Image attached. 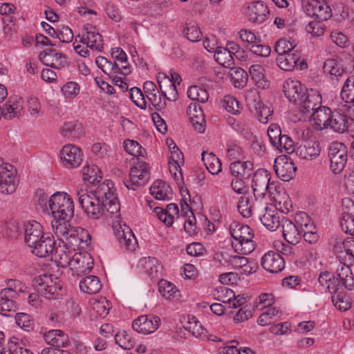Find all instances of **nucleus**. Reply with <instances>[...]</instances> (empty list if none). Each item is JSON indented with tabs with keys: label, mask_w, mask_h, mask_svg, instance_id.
Segmentation results:
<instances>
[{
	"label": "nucleus",
	"mask_w": 354,
	"mask_h": 354,
	"mask_svg": "<svg viewBox=\"0 0 354 354\" xmlns=\"http://www.w3.org/2000/svg\"><path fill=\"white\" fill-rule=\"evenodd\" d=\"M77 192L78 201L86 216L91 219H100L105 215L104 201L109 193V183H102L95 189Z\"/></svg>",
	"instance_id": "nucleus-1"
},
{
	"label": "nucleus",
	"mask_w": 354,
	"mask_h": 354,
	"mask_svg": "<svg viewBox=\"0 0 354 354\" xmlns=\"http://www.w3.org/2000/svg\"><path fill=\"white\" fill-rule=\"evenodd\" d=\"M70 220L53 218L51 221L53 232L58 239L61 240L62 243L66 241L72 245H77L78 239L84 244L82 247L88 246L91 243V235L83 228L77 229L72 227L69 223Z\"/></svg>",
	"instance_id": "nucleus-2"
},
{
	"label": "nucleus",
	"mask_w": 354,
	"mask_h": 354,
	"mask_svg": "<svg viewBox=\"0 0 354 354\" xmlns=\"http://www.w3.org/2000/svg\"><path fill=\"white\" fill-rule=\"evenodd\" d=\"M230 232L232 246L236 253L246 255L254 251V232L248 225L234 221L230 225Z\"/></svg>",
	"instance_id": "nucleus-3"
},
{
	"label": "nucleus",
	"mask_w": 354,
	"mask_h": 354,
	"mask_svg": "<svg viewBox=\"0 0 354 354\" xmlns=\"http://www.w3.org/2000/svg\"><path fill=\"white\" fill-rule=\"evenodd\" d=\"M48 214L53 218L71 219L74 215V204L72 198L65 192L53 194L48 201Z\"/></svg>",
	"instance_id": "nucleus-4"
},
{
	"label": "nucleus",
	"mask_w": 354,
	"mask_h": 354,
	"mask_svg": "<svg viewBox=\"0 0 354 354\" xmlns=\"http://www.w3.org/2000/svg\"><path fill=\"white\" fill-rule=\"evenodd\" d=\"M34 286L48 299H56L62 295L60 280L53 274H44L35 277Z\"/></svg>",
	"instance_id": "nucleus-5"
},
{
	"label": "nucleus",
	"mask_w": 354,
	"mask_h": 354,
	"mask_svg": "<svg viewBox=\"0 0 354 354\" xmlns=\"http://www.w3.org/2000/svg\"><path fill=\"white\" fill-rule=\"evenodd\" d=\"M330 168L334 174H339L344 168L347 158V147L340 142H331L328 148Z\"/></svg>",
	"instance_id": "nucleus-6"
},
{
	"label": "nucleus",
	"mask_w": 354,
	"mask_h": 354,
	"mask_svg": "<svg viewBox=\"0 0 354 354\" xmlns=\"http://www.w3.org/2000/svg\"><path fill=\"white\" fill-rule=\"evenodd\" d=\"M149 179V165L138 158V162L131 169L129 179L124 181V185L128 189L136 190L138 187L144 186Z\"/></svg>",
	"instance_id": "nucleus-7"
},
{
	"label": "nucleus",
	"mask_w": 354,
	"mask_h": 354,
	"mask_svg": "<svg viewBox=\"0 0 354 354\" xmlns=\"http://www.w3.org/2000/svg\"><path fill=\"white\" fill-rule=\"evenodd\" d=\"M277 176L283 181H289L294 178L297 167L292 160L285 155L278 156L273 165Z\"/></svg>",
	"instance_id": "nucleus-8"
},
{
	"label": "nucleus",
	"mask_w": 354,
	"mask_h": 354,
	"mask_svg": "<svg viewBox=\"0 0 354 354\" xmlns=\"http://www.w3.org/2000/svg\"><path fill=\"white\" fill-rule=\"evenodd\" d=\"M322 95L315 89H307L299 101L295 104L299 106L300 111L305 115H310L322 103Z\"/></svg>",
	"instance_id": "nucleus-9"
},
{
	"label": "nucleus",
	"mask_w": 354,
	"mask_h": 354,
	"mask_svg": "<svg viewBox=\"0 0 354 354\" xmlns=\"http://www.w3.org/2000/svg\"><path fill=\"white\" fill-rule=\"evenodd\" d=\"M304 9L307 15L317 21H326L332 16L330 8L324 1L311 0L305 3Z\"/></svg>",
	"instance_id": "nucleus-10"
},
{
	"label": "nucleus",
	"mask_w": 354,
	"mask_h": 354,
	"mask_svg": "<svg viewBox=\"0 0 354 354\" xmlns=\"http://www.w3.org/2000/svg\"><path fill=\"white\" fill-rule=\"evenodd\" d=\"M278 66L286 71H291L295 67L300 70L307 68V64L304 60H301L300 50H293L292 52L279 55L277 59Z\"/></svg>",
	"instance_id": "nucleus-11"
},
{
	"label": "nucleus",
	"mask_w": 354,
	"mask_h": 354,
	"mask_svg": "<svg viewBox=\"0 0 354 354\" xmlns=\"http://www.w3.org/2000/svg\"><path fill=\"white\" fill-rule=\"evenodd\" d=\"M257 215L261 223L270 231H275L281 223L277 209L268 203L257 210Z\"/></svg>",
	"instance_id": "nucleus-12"
},
{
	"label": "nucleus",
	"mask_w": 354,
	"mask_h": 354,
	"mask_svg": "<svg viewBox=\"0 0 354 354\" xmlns=\"http://www.w3.org/2000/svg\"><path fill=\"white\" fill-rule=\"evenodd\" d=\"M270 174L263 169L257 170L253 176L252 188L255 199L263 198L266 193L270 191Z\"/></svg>",
	"instance_id": "nucleus-13"
},
{
	"label": "nucleus",
	"mask_w": 354,
	"mask_h": 354,
	"mask_svg": "<svg viewBox=\"0 0 354 354\" xmlns=\"http://www.w3.org/2000/svg\"><path fill=\"white\" fill-rule=\"evenodd\" d=\"M113 228L120 247L128 251L135 250L137 241L131 229L126 225L122 226L120 224L113 225Z\"/></svg>",
	"instance_id": "nucleus-14"
},
{
	"label": "nucleus",
	"mask_w": 354,
	"mask_h": 354,
	"mask_svg": "<svg viewBox=\"0 0 354 354\" xmlns=\"http://www.w3.org/2000/svg\"><path fill=\"white\" fill-rule=\"evenodd\" d=\"M160 323V319L153 315H141L132 323V328L139 333L150 334L155 332Z\"/></svg>",
	"instance_id": "nucleus-15"
},
{
	"label": "nucleus",
	"mask_w": 354,
	"mask_h": 354,
	"mask_svg": "<svg viewBox=\"0 0 354 354\" xmlns=\"http://www.w3.org/2000/svg\"><path fill=\"white\" fill-rule=\"evenodd\" d=\"M261 266L270 273H279L285 268V260L281 255L274 251H269L261 258Z\"/></svg>",
	"instance_id": "nucleus-16"
},
{
	"label": "nucleus",
	"mask_w": 354,
	"mask_h": 354,
	"mask_svg": "<svg viewBox=\"0 0 354 354\" xmlns=\"http://www.w3.org/2000/svg\"><path fill=\"white\" fill-rule=\"evenodd\" d=\"M93 267V259L88 253L76 252L73 255L70 268L76 274L90 272Z\"/></svg>",
	"instance_id": "nucleus-17"
},
{
	"label": "nucleus",
	"mask_w": 354,
	"mask_h": 354,
	"mask_svg": "<svg viewBox=\"0 0 354 354\" xmlns=\"http://www.w3.org/2000/svg\"><path fill=\"white\" fill-rule=\"evenodd\" d=\"M85 32L80 39V42L86 44L91 49H95L97 51H102L104 44L102 35L97 32L95 27L91 25L84 26Z\"/></svg>",
	"instance_id": "nucleus-18"
},
{
	"label": "nucleus",
	"mask_w": 354,
	"mask_h": 354,
	"mask_svg": "<svg viewBox=\"0 0 354 354\" xmlns=\"http://www.w3.org/2000/svg\"><path fill=\"white\" fill-rule=\"evenodd\" d=\"M24 228L25 242L30 248L45 236L42 225L36 221L24 223Z\"/></svg>",
	"instance_id": "nucleus-19"
},
{
	"label": "nucleus",
	"mask_w": 354,
	"mask_h": 354,
	"mask_svg": "<svg viewBox=\"0 0 354 354\" xmlns=\"http://www.w3.org/2000/svg\"><path fill=\"white\" fill-rule=\"evenodd\" d=\"M306 87L297 80L288 78L283 85V91L288 100L295 104L299 101V98L307 91Z\"/></svg>",
	"instance_id": "nucleus-20"
},
{
	"label": "nucleus",
	"mask_w": 354,
	"mask_h": 354,
	"mask_svg": "<svg viewBox=\"0 0 354 354\" xmlns=\"http://www.w3.org/2000/svg\"><path fill=\"white\" fill-rule=\"evenodd\" d=\"M353 265L347 262L339 261L335 274L338 277L341 284L348 290H354Z\"/></svg>",
	"instance_id": "nucleus-21"
},
{
	"label": "nucleus",
	"mask_w": 354,
	"mask_h": 354,
	"mask_svg": "<svg viewBox=\"0 0 354 354\" xmlns=\"http://www.w3.org/2000/svg\"><path fill=\"white\" fill-rule=\"evenodd\" d=\"M39 59L44 65L55 68H63L68 64L66 56L55 52L53 48L41 52L39 55Z\"/></svg>",
	"instance_id": "nucleus-22"
},
{
	"label": "nucleus",
	"mask_w": 354,
	"mask_h": 354,
	"mask_svg": "<svg viewBox=\"0 0 354 354\" xmlns=\"http://www.w3.org/2000/svg\"><path fill=\"white\" fill-rule=\"evenodd\" d=\"M111 57L114 59L113 65L115 74L118 73L126 76L131 73L127 55L122 49L120 48L112 49Z\"/></svg>",
	"instance_id": "nucleus-23"
},
{
	"label": "nucleus",
	"mask_w": 354,
	"mask_h": 354,
	"mask_svg": "<svg viewBox=\"0 0 354 354\" xmlns=\"http://www.w3.org/2000/svg\"><path fill=\"white\" fill-rule=\"evenodd\" d=\"M17 185L16 169L12 165V169H6L0 174V192L4 194H12Z\"/></svg>",
	"instance_id": "nucleus-24"
},
{
	"label": "nucleus",
	"mask_w": 354,
	"mask_h": 354,
	"mask_svg": "<svg viewBox=\"0 0 354 354\" xmlns=\"http://www.w3.org/2000/svg\"><path fill=\"white\" fill-rule=\"evenodd\" d=\"M350 118L339 109L333 111V115L329 121L328 128L338 133H344L348 131L351 127L352 122H350Z\"/></svg>",
	"instance_id": "nucleus-25"
},
{
	"label": "nucleus",
	"mask_w": 354,
	"mask_h": 354,
	"mask_svg": "<svg viewBox=\"0 0 354 354\" xmlns=\"http://www.w3.org/2000/svg\"><path fill=\"white\" fill-rule=\"evenodd\" d=\"M60 156L66 164L72 168L78 167L82 160L81 149L72 145H67L63 147Z\"/></svg>",
	"instance_id": "nucleus-26"
},
{
	"label": "nucleus",
	"mask_w": 354,
	"mask_h": 354,
	"mask_svg": "<svg viewBox=\"0 0 354 354\" xmlns=\"http://www.w3.org/2000/svg\"><path fill=\"white\" fill-rule=\"evenodd\" d=\"M248 10L250 21L254 23L262 24L269 15L268 7L261 1L250 3L248 6Z\"/></svg>",
	"instance_id": "nucleus-27"
},
{
	"label": "nucleus",
	"mask_w": 354,
	"mask_h": 354,
	"mask_svg": "<svg viewBox=\"0 0 354 354\" xmlns=\"http://www.w3.org/2000/svg\"><path fill=\"white\" fill-rule=\"evenodd\" d=\"M22 111L23 100L19 95L10 96L2 109L3 115L9 120L19 117Z\"/></svg>",
	"instance_id": "nucleus-28"
},
{
	"label": "nucleus",
	"mask_w": 354,
	"mask_h": 354,
	"mask_svg": "<svg viewBox=\"0 0 354 354\" xmlns=\"http://www.w3.org/2000/svg\"><path fill=\"white\" fill-rule=\"evenodd\" d=\"M55 241L53 236H44L38 243L30 247L31 252L40 258H45L53 254L55 250Z\"/></svg>",
	"instance_id": "nucleus-29"
},
{
	"label": "nucleus",
	"mask_w": 354,
	"mask_h": 354,
	"mask_svg": "<svg viewBox=\"0 0 354 354\" xmlns=\"http://www.w3.org/2000/svg\"><path fill=\"white\" fill-rule=\"evenodd\" d=\"M333 115V111L327 106H319L315 109L310 116L317 130H324L328 128L329 121Z\"/></svg>",
	"instance_id": "nucleus-30"
},
{
	"label": "nucleus",
	"mask_w": 354,
	"mask_h": 354,
	"mask_svg": "<svg viewBox=\"0 0 354 354\" xmlns=\"http://www.w3.org/2000/svg\"><path fill=\"white\" fill-rule=\"evenodd\" d=\"M283 236L284 239L292 245H296L301 239V231L299 227L288 219L281 220Z\"/></svg>",
	"instance_id": "nucleus-31"
},
{
	"label": "nucleus",
	"mask_w": 354,
	"mask_h": 354,
	"mask_svg": "<svg viewBox=\"0 0 354 354\" xmlns=\"http://www.w3.org/2000/svg\"><path fill=\"white\" fill-rule=\"evenodd\" d=\"M44 338L51 348H64L69 344L68 335L60 330H50L44 334Z\"/></svg>",
	"instance_id": "nucleus-32"
},
{
	"label": "nucleus",
	"mask_w": 354,
	"mask_h": 354,
	"mask_svg": "<svg viewBox=\"0 0 354 354\" xmlns=\"http://www.w3.org/2000/svg\"><path fill=\"white\" fill-rule=\"evenodd\" d=\"M335 247L337 249L338 248L340 249L337 255L339 261L353 264L354 262V238H347L342 243H337Z\"/></svg>",
	"instance_id": "nucleus-33"
},
{
	"label": "nucleus",
	"mask_w": 354,
	"mask_h": 354,
	"mask_svg": "<svg viewBox=\"0 0 354 354\" xmlns=\"http://www.w3.org/2000/svg\"><path fill=\"white\" fill-rule=\"evenodd\" d=\"M250 95L252 97L253 106L257 112L259 121L263 124L267 123L269 118L272 115V111L269 106L261 102L259 95L256 91H251Z\"/></svg>",
	"instance_id": "nucleus-34"
},
{
	"label": "nucleus",
	"mask_w": 354,
	"mask_h": 354,
	"mask_svg": "<svg viewBox=\"0 0 354 354\" xmlns=\"http://www.w3.org/2000/svg\"><path fill=\"white\" fill-rule=\"evenodd\" d=\"M253 163L250 161L235 160L230 165V171L235 177L249 178L252 174Z\"/></svg>",
	"instance_id": "nucleus-35"
},
{
	"label": "nucleus",
	"mask_w": 354,
	"mask_h": 354,
	"mask_svg": "<svg viewBox=\"0 0 354 354\" xmlns=\"http://www.w3.org/2000/svg\"><path fill=\"white\" fill-rule=\"evenodd\" d=\"M163 80H160V75L158 77V82L162 97L167 100L175 102L178 98L176 86L174 84L169 78L164 75Z\"/></svg>",
	"instance_id": "nucleus-36"
},
{
	"label": "nucleus",
	"mask_w": 354,
	"mask_h": 354,
	"mask_svg": "<svg viewBox=\"0 0 354 354\" xmlns=\"http://www.w3.org/2000/svg\"><path fill=\"white\" fill-rule=\"evenodd\" d=\"M298 150L302 158L313 160L319 156L322 147L319 141L310 140L300 146Z\"/></svg>",
	"instance_id": "nucleus-37"
},
{
	"label": "nucleus",
	"mask_w": 354,
	"mask_h": 354,
	"mask_svg": "<svg viewBox=\"0 0 354 354\" xmlns=\"http://www.w3.org/2000/svg\"><path fill=\"white\" fill-rule=\"evenodd\" d=\"M73 254L64 243L63 245H59L57 247H55L54 252L51 255L57 262L59 266L66 268L71 266Z\"/></svg>",
	"instance_id": "nucleus-38"
},
{
	"label": "nucleus",
	"mask_w": 354,
	"mask_h": 354,
	"mask_svg": "<svg viewBox=\"0 0 354 354\" xmlns=\"http://www.w3.org/2000/svg\"><path fill=\"white\" fill-rule=\"evenodd\" d=\"M154 212L162 222L167 226H171L173 224L174 216L178 214L179 209L177 205L170 203L167 206L166 209L157 207Z\"/></svg>",
	"instance_id": "nucleus-39"
},
{
	"label": "nucleus",
	"mask_w": 354,
	"mask_h": 354,
	"mask_svg": "<svg viewBox=\"0 0 354 354\" xmlns=\"http://www.w3.org/2000/svg\"><path fill=\"white\" fill-rule=\"evenodd\" d=\"M318 281L320 285L331 294L337 292L341 286L338 277L328 272L321 273Z\"/></svg>",
	"instance_id": "nucleus-40"
},
{
	"label": "nucleus",
	"mask_w": 354,
	"mask_h": 354,
	"mask_svg": "<svg viewBox=\"0 0 354 354\" xmlns=\"http://www.w3.org/2000/svg\"><path fill=\"white\" fill-rule=\"evenodd\" d=\"M80 290L87 294L97 293L102 288L99 278L94 275H89L82 278L80 281Z\"/></svg>",
	"instance_id": "nucleus-41"
},
{
	"label": "nucleus",
	"mask_w": 354,
	"mask_h": 354,
	"mask_svg": "<svg viewBox=\"0 0 354 354\" xmlns=\"http://www.w3.org/2000/svg\"><path fill=\"white\" fill-rule=\"evenodd\" d=\"M150 193L156 199L165 201L169 199L171 190L164 181L158 180L151 186Z\"/></svg>",
	"instance_id": "nucleus-42"
},
{
	"label": "nucleus",
	"mask_w": 354,
	"mask_h": 354,
	"mask_svg": "<svg viewBox=\"0 0 354 354\" xmlns=\"http://www.w3.org/2000/svg\"><path fill=\"white\" fill-rule=\"evenodd\" d=\"M237 208L243 217L250 218L254 213L257 214V210L260 209L261 207L252 203L249 196L243 195L239 200Z\"/></svg>",
	"instance_id": "nucleus-43"
},
{
	"label": "nucleus",
	"mask_w": 354,
	"mask_h": 354,
	"mask_svg": "<svg viewBox=\"0 0 354 354\" xmlns=\"http://www.w3.org/2000/svg\"><path fill=\"white\" fill-rule=\"evenodd\" d=\"M249 73L257 87L265 89L269 86L270 84L265 78L264 68L262 66L259 64L252 65L249 68Z\"/></svg>",
	"instance_id": "nucleus-44"
},
{
	"label": "nucleus",
	"mask_w": 354,
	"mask_h": 354,
	"mask_svg": "<svg viewBox=\"0 0 354 354\" xmlns=\"http://www.w3.org/2000/svg\"><path fill=\"white\" fill-rule=\"evenodd\" d=\"M202 160L212 175H217L221 171V160L214 153L203 152Z\"/></svg>",
	"instance_id": "nucleus-45"
},
{
	"label": "nucleus",
	"mask_w": 354,
	"mask_h": 354,
	"mask_svg": "<svg viewBox=\"0 0 354 354\" xmlns=\"http://www.w3.org/2000/svg\"><path fill=\"white\" fill-rule=\"evenodd\" d=\"M6 292H1L0 313L4 316H10V313H15L17 310L16 298H11Z\"/></svg>",
	"instance_id": "nucleus-46"
},
{
	"label": "nucleus",
	"mask_w": 354,
	"mask_h": 354,
	"mask_svg": "<svg viewBox=\"0 0 354 354\" xmlns=\"http://www.w3.org/2000/svg\"><path fill=\"white\" fill-rule=\"evenodd\" d=\"M112 186L113 183H109V193L104 198L106 199V201H104L105 213L107 212L110 214L118 213L120 210V203Z\"/></svg>",
	"instance_id": "nucleus-47"
},
{
	"label": "nucleus",
	"mask_w": 354,
	"mask_h": 354,
	"mask_svg": "<svg viewBox=\"0 0 354 354\" xmlns=\"http://www.w3.org/2000/svg\"><path fill=\"white\" fill-rule=\"evenodd\" d=\"M142 266L145 268L151 278H158L161 271V266L158 260L154 257H145L140 261Z\"/></svg>",
	"instance_id": "nucleus-48"
},
{
	"label": "nucleus",
	"mask_w": 354,
	"mask_h": 354,
	"mask_svg": "<svg viewBox=\"0 0 354 354\" xmlns=\"http://www.w3.org/2000/svg\"><path fill=\"white\" fill-rule=\"evenodd\" d=\"M6 283L7 288L1 292H6L11 298H17L19 292H25L27 289V286L18 280L8 279Z\"/></svg>",
	"instance_id": "nucleus-49"
},
{
	"label": "nucleus",
	"mask_w": 354,
	"mask_h": 354,
	"mask_svg": "<svg viewBox=\"0 0 354 354\" xmlns=\"http://www.w3.org/2000/svg\"><path fill=\"white\" fill-rule=\"evenodd\" d=\"M215 60L225 68H232L234 65L233 55L225 47H219L214 53Z\"/></svg>",
	"instance_id": "nucleus-50"
},
{
	"label": "nucleus",
	"mask_w": 354,
	"mask_h": 354,
	"mask_svg": "<svg viewBox=\"0 0 354 354\" xmlns=\"http://www.w3.org/2000/svg\"><path fill=\"white\" fill-rule=\"evenodd\" d=\"M100 171L96 165L84 166L82 169V178L84 182L94 184L102 179Z\"/></svg>",
	"instance_id": "nucleus-51"
},
{
	"label": "nucleus",
	"mask_w": 354,
	"mask_h": 354,
	"mask_svg": "<svg viewBox=\"0 0 354 354\" xmlns=\"http://www.w3.org/2000/svg\"><path fill=\"white\" fill-rule=\"evenodd\" d=\"M230 68V75L234 86L236 88H243L248 82V75L247 72L241 68H234L232 66Z\"/></svg>",
	"instance_id": "nucleus-52"
},
{
	"label": "nucleus",
	"mask_w": 354,
	"mask_h": 354,
	"mask_svg": "<svg viewBox=\"0 0 354 354\" xmlns=\"http://www.w3.org/2000/svg\"><path fill=\"white\" fill-rule=\"evenodd\" d=\"M187 96L193 101L205 103L208 100L207 91L202 86H191L187 91Z\"/></svg>",
	"instance_id": "nucleus-53"
},
{
	"label": "nucleus",
	"mask_w": 354,
	"mask_h": 354,
	"mask_svg": "<svg viewBox=\"0 0 354 354\" xmlns=\"http://www.w3.org/2000/svg\"><path fill=\"white\" fill-rule=\"evenodd\" d=\"M277 143L272 145L280 151L281 153H292L295 150V146L293 140L287 135H283L276 140Z\"/></svg>",
	"instance_id": "nucleus-54"
},
{
	"label": "nucleus",
	"mask_w": 354,
	"mask_h": 354,
	"mask_svg": "<svg viewBox=\"0 0 354 354\" xmlns=\"http://www.w3.org/2000/svg\"><path fill=\"white\" fill-rule=\"evenodd\" d=\"M183 34L188 40L192 42L199 41L202 37V32L197 24L194 21L186 24V27L183 30Z\"/></svg>",
	"instance_id": "nucleus-55"
},
{
	"label": "nucleus",
	"mask_w": 354,
	"mask_h": 354,
	"mask_svg": "<svg viewBox=\"0 0 354 354\" xmlns=\"http://www.w3.org/2000/svg\"><path fill=\"white\" fill-rule=\"evenodd\" d=\"M351 77H347L341 91L342 100L348 105L353 106L354 104V83L349 82Z\"/></svg>",
	"instance_id": "nucleus-56"
},
{
	"label": "nucleus",
	"mask_w": 354,
	"mask_h": 354,
	"mask_svg": "<svg viewBox=\"0 0 354 354\" xmlns=\"http://www.w3.org/2000/svg\"><path fill=\"white\" fill-rule=\"evenodd\" d=\"M115 343L124 350H130L135 346V341L127 331H119L115 335Z\"/></svg>",
	"instance_id": "nucleus-57"
},
{
	"label": "nucleus",
	"mask_w": 354,
	"mask_h": 354,
	"mask_svg": "<svg viewBox=\"0 0 354 354\" xmlns=\"http://www.w3.org/2000/svg\"><path fill=\"white\" fill-rule=\"evenodd\" d=\"M332 301L334 306L342 311H346L351 306V300L345 292H339L336 295H333Z\"/></svg>",
	"instance_id": "nucleus-58"
},
{
	"label": "nucleus",
	"mask_w": 354,
	"mask_h": 354,
	"mask_svg": "<svg viewBox=\"0 0 354 354\" xmlns=\"http://www.w3.org/2000/svg\"><path fill=\"white\" fill-rule=\"evenodd\" d=\"M324 73L330 74L331 76H342L344 73V68L341 64L335 59H327L323 66Z\"/></svg>",
	"instance_id": "nucleus-59"
},
{
	"label": "nucleus",
	"mask_w": 354,
	"mask_h": 354,
	"mask_svg": "<svg viewBox=\"0 0 354 354\" xmlns=\"http://www.w3.org/2000/svg\"><path fill=\"white\" fill-rule=\"evenodd\" d=\"M173 150L171 151V156L169 158V171L172 173V167L176 170L180 167L181 165L184 164V156L183 153L179 150L178 147L174 145L172 147Z\"/></svg>",
	"instance_id": "nucleus-60"
},
{
	"label": "nucleus",
	"mask_w": 354,
	"mask_h": 354,
	"mask_svg": "<svg viewBox=\"0 0 354 354\" xmlns=\"http://www.w3.org/2000/svg\"><path fill=\"white\" fill-rule=\"evenodd\" d=\"M124 147L127 152L136 156L137 159L140 158V157H144L146 154L145 149L138 142L134 140H125L124 142Z\"/></svg>",
	"instance_id": "nucleus-61"
},
{
	"label": "nucleus",
	"mask_w": 354,
	"mask_h": 354,
	"mask_svg": "<svg viewBox=\"0 0 354 354\" xmlns=\"http://www.w3.org/2000/svg\"><path fill=\"white\" fill-rule=\"evenodd\" d=\"M340 227L342 230L347 234H354V216L348 212L344 211L340 220Z\"/></svg>",
	"instance_id": "nucleus-62"
},
{
	"label": "nucleus",
	"mask_w": 354,
	"mask_h": 354,
	"mask_svg": "<svg viewBox=\"0 0 354 354\" xmlns=\"http://www.w3.org/2000/svg\"><path fill=\"white\" fill-rule=\"evenodd\" d=\"M293 50H299L296 48V45L285 39H279L274 46V51L278 55L292 52Z\"/></svg>",
	"instance_id": "nucleus-63"
},
{
	"label": "nucleus",
	"mask_w": 354,
	"mask_h": 354,
	"mask_svg": "<svg viewBox=\"0 0 354 354\" xmlns=\"http://www.w3.org/2000/svg\"><path fill=\"white\" fill-rule=\"evenodd\" d=\"M129 95L132 102L139 108L145 109L147 102L141 90L137 87H133L129 90Z\"/></svg>",
	"instance_id": "nucleus-64"
}]
</instances>
